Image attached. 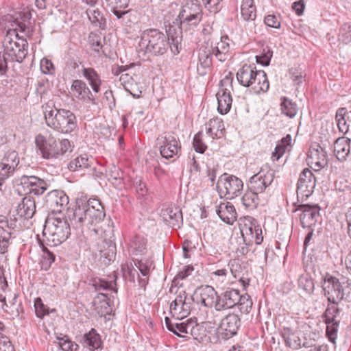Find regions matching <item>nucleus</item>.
I'll use <instances>...</instances> for the list:
<instances>
[{"label":"nucleus","mask_w":351,"mask_h":351,"mask_svg":"<svg viewBox=\"0 0 351 351\" xmlns=\"http://www.w3.org/2000/svg\"><path fill=\"white\" fill-rule=\"evenodd\" d=\"M71 234V226L66 219L49 216L45 221L43 235L48 245L57 246Z\"/></svg>","instance_id":"nucleus-3"},{"label":"nucleus","mask_w":351,"mask_h":351,"mask_svg":"<svg viewBox=\"0 0 351 351\" xmlns=\"http://www.w3.org/2000/svg\"><path fill=\"white\" fill-rule=\"evenodd\" d=\"M0 351H15L9 338L0 332Z\"/></svg>","instance_id":"nucleus-59"},{"label":"nucleus","mask_w":351,"mask_h":351,"mask_svg":"<svg viewBox=\"0 0 351 351\" xmlns=\"http://www.w3.org/2000/svg\"><path fill=\"white\" fill-rule=\"evenodd\" d=\"M113 285H116L115 282H108L100 278L95 279L93 282V286L95 287V290L98 291L112 289L117 292V289H115Z\"/></svg>","instance_id":"nucleus-50"},{"label":"nucleus","mask_w":351,"mask_h":351,"mask_svg":"<svg viewBox=\"0 0 351 351\" xmlns=\"http://www.w3.org/2000/svg\"><path fill=\"white\" fill-rule=\"evenodd\" d=\"M195 302L194 295L193 296H188L185 291H180L176 298V304L182 305V310L186 311V315L188 316L193 308V303Z\"/></svg>","instance_id":"nucleus-40"},{"label":"nucleus","mask_w":351,"mask_h":351,"mask_svg":"<svg viewBox=\"0 0 351 351\" xmlns=\"http://www.w3.org/2000/svg\"><path fill=\"white\" fill-rule=\"evenodd\" d=\"M214 56L213 46H202L198 51V63L197 71L201 76L206 74L207 69L212 65L213 56Z\"/></svg>","instance_id":"nucleus-23"},{"label":"nucleus","mask_w":351,"mask_h":351,"mask_svg":"<svg viewBox=\"0 0 351 351\" xmlns=\"http://www.w3.org/2000/svg\"><path fill=\"white\" fill-rule=\"evenodd\" d=\"M156 144L159 146L160 153L162 158H172L180 155L181 145L175 133L165 132L156 138Z\"/></svg>","instance_id":"nucleus-9"},{"label":"nucleus","mask_w":351,"mask_h":351,"mask_svg":"<svg viewBox=\"0 0 351 351\" xmlns=\"http://www.w3.org/2000/svg\"><path fill=\"white\" fill-rule=\"evenodd\" d=\"M308 162L319 169L326 166L328 160L325 149L319 145H317L316 147H311L308 154Z\"/></svg>","instance_id":"nucleus-28"},{"label":"nucleus","mask_w":351,"mask_h":351,"mask_svg":"<svg viewBox=\"0 0 351 351\" xmlns=\"http://www.w3.org/2000/svg\"><path fill=\"white\" fill-rule=\"evenodd\" d=\"M170 312L173 317H176L178 320H181L184 317H186V311L182 310V305L176 303V299L171 303Z\"/></svg>","instance_id":"nucleus-53"},{"label":"nucleus","mask_w":351,"mask_h":351,"mask_svg":"<svg viewBox=\"0 0 351 351\" xmlns=\"http://www.w3.org/2000/svg\"><path fill=\"white\" fill-rule=\"evenodd\" d=\"M194 296L196 303L201 304L205 307H214L216 310L219 295L213 287L207 285L198 288L195 291Z\"/></svg>","instance_id":"nucleus-15"},{"label":"nucleus","mask_w":351,"mask_h":351,"mask_svg":"<svg viewBox=\"0 0 351 351\" xmlns=\"http://www.w3.org/2000/svg\"><path fill=\"white\" fill-rule=\"evenodd\" d=\"M77 127V119L75 114L69 110L62 111V117L56 129V131L62 134H69Z\"/></svg>","instance_id":"nucleus-26"},{"label":"nucleus","mask_w":351,"mask_h":351,"mask_svg":"<svg viewBox=\"0 0 351 351\" xmlns=\"http://www.w3.org/2000/svg\"><path fill=\"white\" fill-rule=\"evenodd\" d=\"M351 140L345 137L338 138L334 143V154L339 161L347 159L350 152Z\"/></svg>","instance_id":"nucleus-31"},{"label":"nucleus","mask_w":351,"mask_h":351,"mask_svg":"<svg viewBox=\"0 0 351 351\" xmlns=\"http://www.w3.org/2000/svg\"><path fill=\"white\" fill-rule=\"evenodd\" d=\"M82 74L84 77L88 81L89 84L95 93H99L100 90V86L101 84V80L97 72L91 67L83 68Z\"/></svg>","instance_id":"nucleus-38"},{"label":"nucleus","mask_w":351,"mask_h":351,"mask_svg":"<svg viewBox=\"0 0 351 351\" xmlns=\"http://www.w3.org/2000/svg\"><path fill=\"white\" fill-rule=\"evenodd\" d=\"M121 8H112V13L121 22L126 25H128L129 18L131 14L130 10H121Z\"/></svg>","instance_id":"nucleus-57"},{"label":"nucleus","mask_w":351,"mask_h":351,"mask_svg":"<svg viewBox=\"0 0 351 351\" xmlns=\"http://www.w3.org/2000/svg\"><path fill=\"white\" fill-rule=\"evenodd\" d=\"M202 137V132H199L195 135L193 141L195 151L200 154H203L207 149L206 145L203 142Z\"/></svg>","instance_id":"nucleus-55"},{"label":"nucleus","mask_w":351,"mask_h":351,"mask_svg":"<svg viewBox=\"0 0 351 351\" xmlns=\"http://www.w3.org/2000/svg\"><path fill=\"white\" fill-rule=\"evenodd\" d=\"M4 52L12 62H22L27 54L28 43L19 37L16 29H9L3 40Z\"/></svg>","instance_id":"nucleus-5"},{"label":"nucleus","mask_w":351,"mask_h":351,"mask_svg":"<svg viewBox=\"0 0 351 351\" xmlns=\"http://www.w3.org/2000/svg\"><path fill=\"white\" fill-rule=\"evenodd\" d=\"M250 87L254 94L267 92L269 88V83L265 72L256 70Z\"/></svg>","instance_id":"nucleus-29"},{"label":"nucleus","mask_w":351,"mask_h":351,"mask_svg":"<svg viewBox=\"0 0 351 351\" xmlns=\"http://www.w3.org/2000/svg\"><path fill=\"white\" fill-rule=\"evenodd\" d=\"M14 223L9 222L3 216H0V252L4 253L12 237V230L14 229Z\"/></svg>","instance_id":"nucleus-27"},{"label":"nucleus","mask_w":351,"mask_h":351,"mask_svg":"<svg viewBox=\"0 0 351 351\" xmlns=\"http://www.w3.org/2000/svg\"><path fill=\"white\" fill-rule=\"evenodd\" d=\"M119 81L127 91L130 92L134 97H136V95L133 94L130 89V86L132 85V82H134V79L132 76L128 73L121 74Z\"/></svg>","instance_id":"nucleus-62"},{"label":"nucleus","mask_w":351,"mask_h":351,"mask_svg":"<svg viewBox=\"0 0 351 351\" xmlns=\"http://www.w3.org/2000/svg\"><path fill=\"white\" fill-rule=\"evenodd\" d=\"M17 215L26 219L32 218L36 213V203L33 198L25 197L17 206Z\"/></svg>","instance_id":"nucleus-30"},{"label":"nucleus","mask_w":351,"mask_h":351,"mask_svg":"<svg viewBox=\"0 0 351 351\" xmlns=\"http://www.w3.org/2000/svg\"><path fill=\"white\" fill-rule=\"evenodd\" d=\"M45 201L53 213H60L69 204V197L62 191L53 190L48 193Z\"/></svg>","instance_id":"nucleus-18"},{"label":"nucleus","mask_w":351,"mask_h":351,"mask_svg":"<svg viewBox=\"0 0 351 351\" xmlns=\"http://www.w3.org/2000/svg\"><path fill=\"white\" fill-rule=\"evenodd\" d=\"M239 302L237 304L236 306H238L241 313H247L252 308V300L250 296L248 294L241 295L240 298H239Z\"/></svg>","instance_id":"nucleus-48"},{"label":"nucleus","mask_w":351,"mask_h":351,"mask_svg":"<svg viewBox=\"0 0 351 351\" xmlns=\"http://www.w3.org/2000/svg\"><path fill=\"white\" fill-rule=\"evenodd\" d=\"M196 323V320L192 318L188 319L186 322H180V326H176L180 334H178V337L189 339Z\"/></svg>","instance_id":"nucleus-41"},{"label":"nucleus","mask_w":351,"mask_h":351,"mask_svg":"<svg viewBox=\"0 0 351 351\" xmlns=\"http://www.w3.org/2000/svg\"><path fill=\"white\" fill-rule=\"evenodd\" d=\"M316 185V179L313 172L305 168L300 173L297 183V196L302 201L309 197L313 193Z\"/></svg>","instance_id":"nucleus-11"},{"label":"nucleus","mask_w":351,"mask_h":351,"mask_svg":"<svg viewBox=\"0 0 351 351\" xmlns=\"http://www.w3.org/2000/svg\"><path fill=\"white\" fill-rule=\"evenodd\" d=\"M206 134L212 138H220L223 136L224 124L221 119L216 118L210 119L206 125Z\"/></svg>","instance_id":"nucleus-34"},{"label":"nucleus","mask_w":351,"mask_h":351,"mask_svg":"<svg viewBox=\"0 0 351 351\" xmlns=\"http://www.w3.org/2000/svg\"><path fill=\"white\" fill-rule=\"evenodd\" d=\"M35 313L38 317L43 318L49 313L48 308L43 303L40 298H36L34 301Z\"/></svg>","instance_id":"nucleus-58"},{"label":"nucleus","mask_w":351,"mask_h":351,"mask_svg":"<svg viewBox=\"0 0 351 351\" xmlns=\"http://www.w3.org/2000/svg\"><path fill=\"white\" fill-rule=\"evenodd\" d=\"M106 216L101 202L97 199L78 198L74 208H69L66 219L74 228H81L85 224H93L102 221Z\"/></svg>","instance_id":"nucleus-2"},{"label":"nucleus","mask_w":351,"mask_h":351,"mask_svg":"<svg viewBox=\"0 0 351 351\" xmlns=\"http://www.w3.org/2000/svg\"><path fill=\"white\" fill-rule=\"evenodd\" d=\"M240 326L239 316L235 313H229L221 319L219 328L223 331L224 338L230 339L237 333Z\"/></svg>","instance_id":"nucleus-20"},{"label":"nucleus","mask_w":351,"mask_h":351,"mask_svg":"<svg viewBox=\"0 0 351 351\" xmlns=\"http://www.w3.org/2000/svg\"><path fill=\"white\" fill-rule=\"evenodd\" d=\"M91 162L86 155H81L74 160H71L68 168L71 171H75L79 169H86L90 166Z\"/></svg>","instance_id":"nucleus-44"},{"label":"nucleus","mask_w":351,"mask_h":351,"mask_svg":"<svg viewBox=\"0 0 351 351\" xmlns=\"http://www.w3.org/2000/svg\"><path fill=\"white\" fill-rule=\"evenodd\" d=\"M280 106L282 113L285 114L287 117L293 118L297 114V105L291 99L287 97L282 98Z\"/></svg>","instance_id":"nucleus-43"},{"label":"nucleus","mask_w":351,"mask_h":351,"mask_svg":"<svg viewBox=\"0 0 351 351\" xmlns=\"http://www.w3.org/2000/svg\"><path fill=\"white\" fill-rule=\"evenodd\" d=\"M298 285L299 287L302 289L306 293L311 294L314 291V282L308 274H302L299 277Z\"/></svg>","instance_id":"nucleus-45"},{"label":"nucleus","mask_w":351,"mask_h":351,"mask_svg":"<svg viewBox=\"0 0 351 351\" xmlns=\"http://www.w3.org/2000/svg\"><path fill=\"white\" fill-rule=\"evenodd\" d=\"M19 163V157L15 150L9 149L0 160V186L3 182L12 176Z\"/></svg>","instance_id":"nucleus-12"},{"label":"nucleus","mask_w":351,"mask_h":351,"mask_svg":"<svg viewBox=\"0 0 351 351\" xmlns=\"http://www.w3.org/2000/svg\"><path fill=\"white\" fill-rule=\"evenodd\" d=\"M36 143L44 158H58L60 155L58 142L52 136L45 138L39 134L36 137Z\"/></svg>","instance_id":"nucleus-13"},{"label":"nucleus","mask_w":351,"mask_h":351,"mask_svg":"<svg viewBox=\"0 0 351 351\" xmlns=\"http://www.w3.org/2000/svg\"><path fill=\"white\" fill-rule=\"evenodd\" d=\"M241 13L245 21H254L256 17V8L254 0H243L241 5Z\"/></svg>","instance_id":"nucleus-39"},{"label":"nucleus","mask_w":351,"mask_h":351,"mask_svg":"<svg viewBox=\"0 0 351 351\" xmlns=\"http://www.w3.org/2000/svg\"><path fill=\"white\" fill-rule=\"evenodd\" d=\"M281 335L284 339L285 345L293 350H298L301 348H308L311 347L306 339H304V341L302 342L298 332L289 327H284L281 331Z\"/></svg>","instance_id":"nucleus-22"},{"label":"nucleus","mask_w":351,"mask_h":351,"mask_svg":"<svg viewBox=\"0 0 351 351\" xmlns=\"http://www.w3.org/2000/svg\"><path fill=\"white\" fill-rule=\"evenodd\" d=\"M265 23L271 27L279 28L280 27V21L279 18L274 14H269L265 17Z\"/></svg>","instance_id":"nucleus-63"},{"label":"nucleus","mask_w":351,"mask_h":351,"mask_svg":"<svg viewBox=\"0 0 351 351\" xmlns=\"http://www.w3.org/2000/svg\"><path fill=\"white\" fill-rule=\"evenodd\" d=\"M40 70L44 74L52 75L55 71V68L50 60L43 58L40 61Z\"/></svg>","instance_id":"nucleus-60"},{"label":"nucleus","mask_w":351,"mask_h":351,"mask_svg":"<svg viewBox=\"0 0 351 351\" xmlns=\"http://www.w3.org/2000/svg\"><path fill=\"white\" fill-rule=\"evenodd\" d=\"M240 293L237 289H229L219 295L218 302L216 304V311H221L231 308L239 302Z\"/></svg>","instance_id":"nucleus-24"},{"label":"nucleus","mask_w":351,"mask_h":351,"mask_svg":"<svg viewBox=\"0 0 351 351\" xmlns=\"http://www.w3.org/2000/svg\"><path fill=\"white\" fill-rule=\"evenodd\" d=\"M191 337L197 340L199 342H202L206 337V329L203 326L195 323V325L191 331Z\"/></svg>","instance_id":"nucleus-56"},{"label":"nucleus","mask_w":351,"mask_h":351,"mask_svg":"<svg viewBox=\"0 0 351 351\" xmlns=\"http://www.w3.org/2000/svg\"><path fill=\"white\" fill-rule=\"evenodd\" d=\"M243 187V183L239 178L223 173L217 181V189L221 197L233 199L241 193Z\"/></svg>","instance_id":"nucleus-8"},{"label":"nucleus","mask_w":351,"mask_h":351,"mask_svg":"<svg viewBox=\"0 0 351 351\" xmlns=\"http://www.w3.org/2000/svg\"><path fill=\"white\" fill-rule=\"evenodd\" d=\"M82 343L92 351L100 348L102 345L101 337L94 328L84 335Z\"/></svg>","instance_id":"nucleus-37"},{"label":"nucleus","mask_w":351,"mask_h":351,"mask_svg":"<svg viewBox=\"0 0 351 351\" xmlns=\"http://www.w3.org/2000/svg\"><path fill=\"white\" fill-rule=\"evenodd\" d=\"M240 229L243 236L247 235L254 239L256 244L263 242L262 229L257 221L252 217H245L240 223Z\"/></svg>","instance_id":"nucleus-16"},{"label":"nucleus","mask_w":351,"mask_h":351,"mask_svg":"<svg viewBox=\"0 0 351 351\" xmlns=\"http://www.w3.org/2000/svg\"><path fill=\"white\" fill-rule=\"evenodd\" d=\"M322 288L328 302L332 304H338L344 299L346 291L349 289L348 282L343 278L340 281L339 278L329 274L324 277Z\"/></svg>","instance_id":"nucleus-6"},{"label":"nucleus","mask_w":351,"mask_h":351,"mask_svg":"<svg viewBox=\"0 0 351 351\" xmlns=\"http://www.w3.org/2000/svg\"><path fill=\"white\" fill-rule=\"evenodd\" d=\"M339 40L345 44L351 43V22L342 25L339 29Z\"/></svg>","instance_id":"nucleus-49"},{"label":"nucleus","mask_w":351,"mask_h":351,"mask_svg":"<svg viewBox=\"0 0 351 351\" xmlns=\"http://www.w3.org/2000/svg\"><path fill=\"white\" fill-rule=\"evenodd\" d=\"M71 90L79 100L96 104L95 99L86 84L81 80H73Z\"/></svg>","instance_id":"nucleus-25"},{"label":"nucleus","mask_w":351,"mask_h":351,"mask_svg":"<svg viewBox=\"0 0 351 351\" xmlns=\"http://www.w3.org/2000/svg\"><path fill=\"white\" fill-rule=\"evenodd\" d=\"M230 40L227 36H222L221 40L213 47V50L215 58L220 62H224L228 59L230 51Z\"/></svg>","instance_id":"nucleus-33"},{"label":"nucleus","mask_w":351,"mask_h":351,"mask_svg":"<svg viewBox=\"0 0 351 351\" xmlns=\"http://www.w3.org/2000/svg\"><path fill=\"white\" fill-rule=\"evenodd\" d=\"M287 147L283 144L278 143L275 147L274 152L272 153L271 158L274 161L278 160L284 154Z\"/></svg>","instance_id":"nucleus-64"},{"label":"nucleus","mask_w":351,"mask_h":351,"mask_svg":"<svg viewBox=\"0 0 351 351\" xmlns=\"http://www.w3.org/2000/svg\"><path fill=\"white\" fill-rule=\"evenodd\" d=\"M160 216L163 221L171 228L177 229L182 224V213L179 207H167L162 208Z\"/></svg>","instance_id":"nucleus-21"},{"label":"nucleus","mask_w":351,"mask_h":351,"mask_svg":"<svg viewBox=\"0 0 351 351\" xmlns=\"http://www.w3.org/2000/svg\"><path fill=\"white\" fill-rule=\"evenodd\" d=\"M182 36L176 32L173 27H169L167 34L156 29L145 30L141 36L139 43L145 53L153 56H162L169 48L173 54L180 53Z\"/></svg>","instance_id":"nucleus-1"},{"label":"nucleus","mask_w":351,"mask_h":351,"mask_svg":"<svg viewBox=\"0 0 351 351\" xmlns=\"http://www.w3.org/2000/svg\"><path fill=\"white\" fill-rule=\"evenodd\" d=\"M203 15L202 8L197 0H185L182 3L181 10L176 19L179 22V32L181 35L182 31H188L199 23Z\"/></svg>","instance_id":"nucleus-4"},{"label":"nucleus","mask_w":351,"mask_h":351,"mask_svg":"<svg viewBox=\"0 0 351 351\" xmlns=\"http://www.w3.org/2000/svg\"><path fill=\"white\" fill-rule=\"evenodd\" d=\"M258 194L252 190H250L245 192L241 198L243 206L250 210H253L257 207L259 204Z\"/></svg>","instance_id":"nucleus-42"},{"label":"nucleus","mask_w":351,"mask_h":351,"mask_svg":"<svg viewBox=\"0 0 351 351\" xmlns=\"http://www.w3.org/2000/svg\"><path fill=\"white\" fill-rule=\"evenodd\" d=\"M336 304L328 305L325 311L326 323L330 324L331 322L337 321V317L339 315L340 309L335 306Z\"/></svg>","instance_id":"nucleus-54"},{"label":"nucleus","mask_w":351,"mask_h":351,"mask_svg":"<svg viewBox=\"0 0 351 351\" xmlns=\"http://www.w3.org/2000/svg\"><path fill=\"white\" fill-rule=\"evenodd\" d=\"M273 51L269 47L263 48V51L259 56H256L257 63L263 66H268L270 63Z\"/></svg>","instance_id":"nucleus-52"},{"label":"nucleus","mask_w":351,"mask_h":351,"mask_svg":"<svg viewBox=\"0 0 351 351\" xmlns=\"http://www.w3.org/2000/svg\"><path fill=\"white\" fill-rule=\"evenodd\" d=\"M19 182L26 193L36 195L43 194L49 186L46 181L34 176L23 175L19 178Z\"/></svg>","instance_id":"nucleus-14"},{"label":"nucleus","mask_w":351,"mask_h":351,"mask_svg":"<svg viewBox=\"0 0 351 351\" xmlns=\"http://www.w3.org/2000/svg\"><path fill=\"white\" fill-rule=\"evenodd\" d=\"M134 265L138 268L143 276H147L149 275L150 267L152 266V261L146 260L136 259L134 261Z\"/></svg>","instance_id":"nucleus-51"},{"label":"nucleus","mask_w":351,"mask_h":351,"mask_svg":"<svg viewBox=\"0 0 351 351\" xmlns=\"http://www.w3.org/2000/svg\"><path fill=\"white\" fill-rule=\"evenodd\" d=\"M10 62L12 61L4 51H0V75H3L6 73Z\"/></svg>","instance_id":"nucleus-61"},{"label":"nucleus","mask_w":351,"mask_h":351,"mask_svg":"<svg viewBox=\"0 0 351 351\" xmlns=\"http://www.w3.org/2000/svg\"><path fill=\"white\" fill-rule=\"evenodd\" d=\"M232 81L233 77L230 73L229 75L223 78L219 83V88L217 93V110L221 114H227L232 106V99L230 95V90L232 88Z\"/></svg>","instance_id":"nucleus-10"},{"label":"nucleus","mask_w":351,"mask_h":351,"mask_svg":"<svg viewBox=\"0 0 351 351\" xmlns=\"http://www.w3.org/2000/svg\"><path fill=\"white\" fill-rule=\"evenodd\" d=\"M147 239L141 235H135L132 238L129 244V251L133 255H143L146 254Z\"/></svg>","instance_id":"nucleus-36"},{"label":"nucleus","mask_w":351,"mask_h":351,"mask_svg":"<svg viewBox=\"0 0 351 351\" xmlns=\"http://www.w3.org/2000/svg\"><path fill=\"white\" fill-rule=\"evenodd\" d=\"M217 213L220 219L228 224H232L237 219L235 208L230 202L221 203Z\"/></svg>","instance_id":"nucleus-32"},{"label":"nucleus","mask_w":351,"mask_h":351,"mask_svg":"<svg viewBox=\"0 0 351 351\" xmlns=\"http://www.w3.org/2000/svg\"><path fill=\"white\" fill-rule=\"evenodd\" d=\"M297 210H301L300 222L303 228L315 225L319 218L320 207L317 204H300Z\"/></svg>","instance_id":"nucleus-17"},{"label":"nucleus","mask_w":351,"mask_h":351,"mask_svg":"<svg viewBox=\"0 0 351 351\" xmlns=\"http://www.w3.org/2000/svg\"><path fill=\"white\" fill-rule=\"evenodd\" d=\"M58 344L62 351H78L79 346L72 341L67 335L58 337Z\"/></svg>","instance_id":"nucleus-47"},{"label":"nucleus","mask_w":351,"mask_h":351,"mask_svg":"<svg viewBox=\"0 0 351 351\" xmlns=\"http://www.w3.org/2000/svg\"><path fill=\"white\" fill-rule=\"evenodd\" d=\"M256 71L255 66L244 64L237 72L238 82L245 87H250Z\"/></svg>","instance_id":"nucleus-35"},{"label":"nucleus","mask_w":351,"mask_h":351,"mask_svg":"<svg viewBox=\"0 0 351 351\" xmlns=\"http://www.w3.org/2000/svg\"><path fill=\"white\" fill-rule=\"evenodd\" d=\"M275 178V171L268 165H263L259 171L252 176L248 182V189L261 194L270 190Z\"/></svg>","instance_id":"nucleus-7"},{"label":"nucleus","mask_w":351,"mask_h":351,"mask_svg":"<svg viewBox=\"0 0 351 351\" xmlns=\"http://www.w3.org/2000/svg\"><path fill=\"white\" fill-rule=\"evenodd\" d=\"M56 256L53 252L47 247L43 245V255L41 261V267L43 269L48 270L51 264L55 261Z\"/></svg>","instance_id":"nucleus-46"},{"label":"nucleus","mask_w":351,"mask_h":351,"mask_svg":"<svg viewBox=\"0 0 351 351\" xmlns=\"http://www.w3.org/2000/svg\"><path fill=\"white\" fill-rule=\"evenodd\" d=\"M42 108L47 125L56 130L62 117V111L66 109L57 108L51 101L44 104Z\"/></svg>","instance_id":"nucleus-19"}]
</instances>
